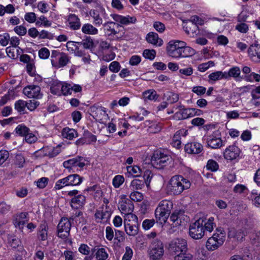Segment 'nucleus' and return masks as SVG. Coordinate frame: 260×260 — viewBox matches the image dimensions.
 Masks as SVG:
<instances>
[{"instance_id":"obj_44","label":"nucleus","mask_w":260,"mask_h":260,"mask_svg":"<svg viewBox=\"0 0 260 260\" xmlns=\"http://www.w3.org/2000/svg\"><path fill=\"white\" fill-rule=\"evenodd\" d=\"M127 172L134 177L139 176L141 173V170L137 166H130L126 167Z\"/></svg>"},{"instance_id":"obj_41","label":"nucleus","mask_w":260,"mask_h":260,"mask_svg":"<svg viewBox=\"0 0 260 260\" xmlns=\"http://www.w3.org/2000/svg\"><path fill=\"white\" fill-rule=\"evenodd\" d=\"M69 176L71 186L79 185L83 181V178L78 174H71Z\"/></svg>"},{"instance_id":"obj_61","label":"nucleus","mask_w":260,"mask_h":260,"mask_svg":"<svg viewBox=\"0 0 260 260\" xmlns=\"http://www.w3.org/2000/svg\"><path fill=\"white\" fill-rule=\"evenodd\" d=\"M192 256L190 253L182 252L177 254L175 256V260H191Z\"/></svg>"},{"instance_id":"obj_27","label":"nucleus","mask_w":260,"mask_h":260,"mask_svg":"<svg viewBox=\"0 0 260 260\" xmlns=\"http://www.w3.org/2000/svg\"><path fill=\"white\" fill-rule=\"evenodd\" d=\"M207 145L212 149H218L223 145V141L220 138L211 135L208 136L207 140Z\"/></svg>"},{"instance_id":"obj_38","label":"nucleus","mask_w":260,"mask_h":260,"mask_svg":"<svg viewBox=\"0 0 260 260\" xmlns=\"http://www.w3.org/2000/svg\"><path fill=\"white\" fill-rule=\"evenodd\" d=\"M78 43L82 45L84 49L91 50L94 48L93 40L89 36H86L81 42H78Z\"/></svg>"},{"instance_id":"obj_40","label":"nucleus","mask_w":260,"mask_h":260,"mask_svg":"<svg viewBox=\"0 0 260 260\" xmlns=\"http://www.w3.org/2000/svg\"><path fill=\"white\" fill-rule=\"evenodd\" d=\"M164 98L169 103L172 104L178 101L179 95L176 93L171 91H167L164 94Z\"/></svg>"},{"instance_id":"obj_34","label":"nucleus","mask_w":260,"mask_h":260,"mask_svg":"<svg viewBox=\"0 0 260 260\" xmlns=\"http://www.w3.org/2000/svg\"><path fill=\"white\" fill-rule=\"evenodd\" d=\"M85 202V197L83 195H78L73 198L71 200V206L75 209L82 207Z\"/></svg>"},{"instance_id":"obj_20","label":"nucleus","mask_w":260,"mask_h":260,"mask_svg":"<svg viewBox=\"0 0 260 260\" xmlns=\"http://www.w3.org/2000/svg\"><path fill=\"white\" fill-rule=\"evenodd\" d=\"M89 14L93 19V24L97 26L103 24V18H105L106 15L104 9H101L100 11L92 10L90 11Z\"/></svg>"},{"instance_id":"obj_15","label":"nucleus","mask_w":260,"mask_h":260,"mask_svg":"<svg viewBox=\"0 0 260 260\" xmlns=\"http://www.w3.org/2000/svg\"><path fill=\"white\" fill-rule=\"evenodd\" d=\"M240 152V149L238 147L233 144L226 148L223 152V156L226 160H233L239 157Z\"/></svg>"},{"instance_id":"obj_22","label":"nucleus","mask_w":260,"mask_h":260,"mask_svg":"<svg viewBox=\"0 0 260 260\" xmlns=\"http://www.w3.org/2000/svg\"><path fill=\"white\" fill-rule=\"evenodd\" d=\"M27 212H21L14 216L13 223L15 226L19 229H22L24 225L28 220Z\"/></svg>"},{"instance_id":"obj_45","label":"nucleus","mask_w":260,"mask_h":260,"mask_svg":"<svg viewBox=\"0 0 260 260\" xmlns=\"http://www.w3.org/2000/svg\"><path fill=\"white\" fill-rule=\"evenodd\" d=\"M145 124L146 126H148L150 133H156L160 131V127L158 126L156 123H153L148 120L145 122Z\"/></svg>"},{"instance_id":"obj_58","label":"nucleus","mask_w":260,"mask_h":260,"mask_svg":"<svg viewBox=\"0 0 260 260\" xmlns=\"http://www.w3.org/2000/svg\"><path fill=\"white\" fill-rule=\"evenodd\" d=\"M10 40V35L8 33L5 32L3 34H0V45L2 46L5 47L7 46Z\"/></svg>"},{"instance_id":"obj_35","label":"nucleus","mask_w":260,"mask_h":260,"mask_svg":"<svg viewBox=\"0 0 260 260\" xmlns=\"http://www.w3.org/2000/svg\"><path fill=\"white\" fill-rule=\"evenodd\" d=\"M225 75L226 73L222 71L213 72L208 76L209 81L211 83H213L222 79L226 78L227 76Z\"/></svg>"},{"instance_id":"obj_49","label":"nucleus","mask_w":260,"mask_h":260,"mask_svg":"<svg viewBox=\"0 0 260 260\" xmlns=\"http://www.w3.org/2000/svg\"><path fill=\"white\" fill-rule=\"evenodd\" d=\"M15 131L17 134L25 137L29 133L30 129L24 125H18L15 128Z\"/></svg>"},{"instance_id":"obj_1","label":"nucleus","mask_w":260,"mask_h":260,"mask_svg":"<svg viewBox=\"0 0 260 260\" xmlns=\"http://www.w3.org/2000/svg\"><path fill=\"white\" fill-rule=\"evenodd\" d=\"M216 227L214 218L206 217L199 218L189 226V235L193 239H202L207 233H211Z\"/></svg>"},{"instance_id":"obj_19","label":"nucleus","mask_w":260,"mask_h":260,"mask_svg":"<svg viewBox=\"0 0 260 260\" xmlns=\"http://www.w3.org/2000/svg\"><path fill=\"white\" fill-rule=\"evenodd\" d=\"M188 134V131L185 129H181L177 131L174 135L171 145L176 149H180L181 145V137H185Z\"/></svg>"},{"instance_id":"obj_26","label":"nucleus","mask_w":260,"mask_h":260,"mask_svg":"<svg viewBox=\"0 0 260 260\" xmlns=\"http://www.w3.org/2000/svg\"><path fill=\"white\" fill-rule=\"evenodd\" d=\"M68 26L73 30H77L80 28L81 23L80 18L75 14H71L68 16Z\"/></svg>"},{"instance_id":"obj_43","label":"nucleus","mask_w":260,"mask_h":260,"mask_svg":"<svg viewBox=\"0 0 260 260\" xmlns=\"http://www.w3.org/2000/svg\"><path fill=\"white\" fill-rule=\"evenodd\" d=\"M36 25L38 26L49 27L51 25V22L46 17L42 15L37 19Z\"/></svg>"},{"instance_id":"obj_3","label":"nucleus","mask_w":260,"mask_h":260,"mask_svg":"<svg viewBox=\"0 0 260 260\" xmlns=\"http://www.w3.org/2000/svg\"><path fill=\"white\" fill-rule=\"evenodd\" d=\"M190 186V183L188 180L180 175H175L170 179L167 188L171 194H179Z\"/></svg>"},{"instance_id":"obj_14","label":"nucleus","mask_w":260,"mask_h":260,"mask_svg":"<svg viewBox=\"0 0 260 260\" xmlns=\"http://www.w3.org/2000/svg\"><path fill=\"white\" fill-rule=\"evenodd\" d=\"M247 235H248V229L231 228L229 230L228 237L235 241H242Z\"/></svg>"},{"instance_id":"obj_56","label":"nucleus","mask_w":260,"mask_h":260,"mask_svg":"<svg viewBox=\"0 0 260 260\" xmlns=\"http://www.w3.org/2000/svg\"><path fill=\"white\" fill-rule=\"evenodd\" d=\"M129 196L130 199L135 202H140L143 199L142 193L139 191H133Z\"/></svg>"},{"instance_id":"obj_17","label":"nucleus","mask_w":260,"mask_h":260,"mask_svg":"<svg viewBox=\"0 0 260 260\" xmlns=\"http://www.w3.org/2000/svg\"><path fill=\"white\" fill-rule=\"evenodd\" d=\"M23 93L29 98L41 99L42 94L41 93V88L39 86L28 85L23 90Z\"/></svg>"},{"instance_id":"obj_37","label":"nucleus","mask_w":260,"mask_h":260,"mask_svg":"<svg viewBox=\"0 0 260 260\" xmlns=\"http://www.w3.org/2000/svg\"><path fill=\"white\" fill-rule=\"evenodd\" d=\"M145 182L144 180L135 179L131 181L129 188L132 191L141 189L145 186Z\"/></svg>"},{"instance_id":"obj_54","label":"nucleus","mask_w":260,"mask_h":260,"mask_svg":"<svg viewBox=\"0 0 260 260\" xmlns=\"http://www.w3.org/2000/svg\"><path fill=\"white\" fill-rule=\"evenodd\" d=\"M26 107V102L19 100L15 103V109L18 112L22 113L24 111Z\"/></svg>"},{"instance_id":"obj_47","label":"nucleus","mask_w":260,"mask_h":260,"mask_svg":"<svg viewBox=\"0 0 260 260\" xmlns=\"http://www.w3.org/2000/svg\"><path fill=\"white\" fill-rule=\"evenodd\" d=\"M124 178L123 176L117 175L112 180V184L115 188H119L124 182Z\"/></svg>"},{"instance_id":"obj_51","label":"nucleus","mask_w":260,"mask_h":260,"mask_svg":"<svg viewBox=\"0 0 260 260\" xmlns=\"http://www.w3.org/2000/svg\"><path fill=\"white\" fill-rule=\"evenodd\" d=\"M241 70L238 67H233L228 71V76L234 78H239Z\"/></svg>"},{"instance_id":"obj_7","label":"nucleus","mask_w":260,"mask_h":260,"mask_svg":"<svg viewBox=\"0 0 260 260\" xmlns=\"http://www.w3.org/2000/svg\"><path fill=\"white\" fill-rule=\"evenodd\" d=\"M149 256L151 260L160 259L164 255V245L160 241H153L149 248Z\"/></svg>"},{"instance_id":"obj_8","label":"nucleus","mask_w":260,"mask_h":260,"mask_svg":"<svg viewBox=\"0 0 260 260\" xmlns=\"http://www.w3.org/2000/svg\"><path fill=\"white\" fill-rule=\"evenodd\" d=\"M90 115L96 120L102 121L108 118L106 109L99 104H94L89 108Z\"/></svg>"},{"instance_id":"obj_50","label":"nucleus","mask_w":260,"mask_h":260,"mask_svg":"<svg viewBox=\"0 0 260 260\" xmlns=\"http://www.w3.org/2000/svg\"><path fill=\"white\" fill-rule=\"evenodd\" d=\"M156 51L154 49H145L143 52V57L150 60H153L156 56Z\"/></svg>"},{"instance_id":"obj_55","label":"nucleus","mask_w":260,"mask_h":260,"mask_svg":"<svg viewBox=\"0 0 260 260\" xmlns=\"http://www.w3.org/2000/svg\"><path fill=\"white\" fill-rule=\"evenodd\" d=\"M215 63L213 61H209L207 62L200 64L198 67V69L201 72L207 71L210 67L214 66Z\"/></svg>"},{"instance_id":"obj_28","label":"nucleus","mask_w":260,"mask_h":260,"mask_svg":"<svg viewBox=\"0 0 260 260\" xmlns=\"http://www.w3.org/2000/svg\"><path fill=\"white\" fill-rule=\"evenodd\" d=\"M105 32L108 35H115L118 33L117 29L119 24L113 22H107L103 24Z\"/></svg>"},{"instance_id":"obj_62","label":"nucleus","mask_w":260,"mask_h":260,"mask_svg":"<svg viewBox=\"0 0 260 260\" xmlns=\"http://www.w3.org/2000/svg\"><path fill=\"white\" fill-rule=\"evenodd\" d=\"M61 94L63 95L71 94V84L62 83Z\"/></svg>"},{"instance_id":"obj_24","label":"nucleus","mask_w":260,"mask_h":260,"mask_svg":"<svg viewBox=\"0 0 260 260\" xmlns=\"http://www.w3.org/2000/svg\"><path fill=\"white\" fill-rule=\"evenodd\" d=\"M113 19L116 22H119L120 23L123 25H129L130 24L135 23L137 19L134 16H130L127 15L126 16H123L118 14H113L112 15Z\"/></svg>"},{"instance_id":"obj_10","label":"nucleus","mask_w":260,"mask_h":260,"mask_svg":"<svg viewBox=\"0 0 260 260\" xmlns=\"http://www.w3.org/2000/svg\"><path fill=\"white\" fill-rule=\"evenodd\" d=\"M169 249L176 255L180 253L186 252L187 250V242L183 239H175L169 243Z\"/></svg>"},{"instance_id":"obj_36","label":"nucleus","mask_w":260,"mask_h":260,"mask_svg":"<svg viewBox=\"0 0 260 260\" xmlns=\"http://www.w3.org/2000/svg\"><path fill=\"white\" fill-rule=\"evenodd\" d=\"M38 237L40 240L45 241L48 238V226L46 223L41 224L38 231Z\"/></svg>"},{"instance_id":"obj_42","label":"nucleus","mask_w":260,"mask_h":260,"mask_svg":"<svg viewBox=\"0 0 260 260\" xmlns=\"http://www.w3.org/2000/svg\"><path fill=\"white\" fill-rule=\"evenodd\" d=\"M137 220L138 218L136 215L133 214L132 213H126L124 214V224H127V223H137Z\"/></svg>"},{"instance_id":"obj_13","label":"nucleus","mask_w":260,"mask_h":260,"mask_svg":"<svg viewBox=\"0 0 260 260\" xmlns=\"http://www.w3.org/2000/svg\"><path fill=\"white\" fill-rule=\"evenodd\" d=\"M88 161L82 156H78L72 159L66 160L63 162V166L65 168L71 169L73 167H79L83 168L87 165Z\"/></svg>"},{"instance_id":"obj_63","label":"nucleus","mask_w":260,"mask_h":260,"mask_svg":"<svg viewBox=\"0 0 260 260\" xmlns=\"http://www.w3.org/2000/svg\"><path fill=\"white\" fill-rule=\"evenodd\" d=\"M109 69L112 72L117 73L120 71L121 66L118 61H114L109 64Z\"/></svg>"},{"instance_id":"obj_39","label":"nucleus","mask_w":260,"mask_h":260,"mask_svg":"<svg viewBox=\"0 0 260 260\" xmlns=\"http://www.w3.org/2000/svg\"><path fill=\"white\" fill-rule=\"evenodd\" d=\"M88 191L91 192L96 200H99L103 195V191L101 187L97 185H93L88 188Z\"/></svg>"},{"instance_id":"obj_29","label":"nucleus","mask_w":260,"mask_h":260,"mask_svg":"<svg viewBox=\"0 0 260 260\" xmlns=\"http://www.w3.org/2000/svg\"><path fill=\"white\" fill-rule=\"evenodd\" d=\"M146 39L148 43L156 46H161L163 44V41L158 37V34L156 32H149L146 36Z\"/></svg>"},{"instance_id":"obj_23","label":"nucleus","mask_w":260,"mask_h":260,"mask_svg":"<svg viewBox=\"0 0 260 260\" xmlns=\"http://www.w3.org/2000/svg\"><path fill=\"white\" fill-rule=\"evenodd\" d=\"M184 150L188 154H199L203 150V147L201 144L194 142L187 143Z\"/></svg>"},{"instance_id":"obj_5","label":"nucleus","mask_w":260,"mask_h":260,"mask_svg":"<svg viewBox=\"0 0 260 260\" xmlns=\"http://www.w3.org/2000/svg\"><path fill=\"white\" fill-rule=\"evenodd\" d=\"M217 232L210 237L206 244L207 249L210 251H213L217 249L219 246L222 245L225 239V232L222 229H217Z\"/></svg>"},{"instance_id":"obj_57","label":"nucleus","mask_w":260,"mask_h":260,"mask_svg":"<svg viewBox=\"0 0 260 260\" xmlns=\"http://www.w3.org/2000/svg\"><path fill=\"white\" fill-rule=\"evenodd\" d=\"M38 55L42 59H48L50 55V51L48 48L43 47L39 50Z\"/></svg>"},{"instance_id":"obj_9","label":"nucleus","mask_w":260,"mask_h":260,"mask_svg":"<svg viewBox=\"0 0 260 260\" xmlns=\"http://www.w3.org/2000/svg\"><path fill=\"white\" fill-rule=\"evenodd\" d=\"M73 218H62L58 225V236L62 239L67 238L70 235V231L71 227V220Z\"/></svg>"},{"instance_id":"obj_12","label":"nucleus","mask_w":260,"mask_h":260,"mask_svg":"<svg viewBox=\"0 0 260 260\" xmlns=\"http://www.w3.org/2000/svg\"><path fill=\"white\" fill-rule=\"evenodd\" d=\"M120 199L118 207L121 213L123 214L132 213L134 208L132 202L126 198V195L120 196Z\"/></svg>"},{"instance_id":"obj_2","label":"nucleus","mask_w":260,"mask_h":260,"mask_svg":"<svg viewBox=\"0 0 260 260\" xmlns=\"http://www.w3.org/2000/svg\"><path fill=\"white\" fill-rule=\"evenodd\" d=\"M166 49L168 55L175 58L187 57L195 52L194 49L186 46L185 42L179 40L169 41Z\"/></svg>"},{"instance_id":"obj_4","label":"nucleus","mask_w":260,"mask_h":260,"mask_svg":"<svg viewBox=\"0 0 260 260\" xmlns=\"http://www.w3.org/2000/svg\"><path fill=\"white\" fill-rule=\"evenodd\" d=\"M173 208L171 201L164 200L160 201L155 211V215L157 222L162 224L166 222Z\"/></svg>"},{"instance_id":"obj_64","label":"nucleus","mask_w":260,"mask_h":260,"mask_svg":"<svg viewBox=\"0 0 260 260\" xmlns=\"http://www.w3.org/2000/svg\"><path fill=\"white\" fill-rule=\"evenodd\" d=\"M251 198L255 206L260 205V193L258 194L256 190H253L251 192Z\"/></svg>"},{"instance_id":"obj_21","label":"nucleus","mask_w":260,"mask_h":260,"mask_svg":"<svg viewBox=\"0 0 260 260\" xmlns=\"http://www.w3.org/2000/svg\"><path fill=\"white\" fill-rule=\"evenodd\" d=\"M248 56L251 60L255 62H260V45L252 44L248 49Z\"/></svg>"},{"instance_id":"obj_11","label":"nucleus","mask_w":260,"mask_h":260,"mask_svg":"<svg viewBox=\"0 0 260 260\" xmlns=\"http://www.w3.org/2000/svg\"><path fill=\"white\" fill-rule=\"evenodd\" d=\"M59 153L60 148L47 146L36 151L34 155L37 157L48 156L49 158H53L57 156Z\"/></svg>"},{"instance_id":"obj_33","label":"nucleus","mask_w":260,"mask_h":260,"mask_svg":"<svg viewBox=\"0 0 260 260\" xmlns=\"http://www.w3.org/2000/svg\"><path fill=\"white\" fill-rule=\"evenodd\" d=\"M61 135L64 139L73 140L78 137V133L75 129L66 127L62 129Z\"/></svg>"},{"instance_id":"obj_52","label":"nucleus","mask_w":260,"mask_h":260,"mask_svg":"<svg viewBox=\"0 0 260 260\" xmlns=\"http://www.w3.org/2000/svg\"><path fill=\"white\" fill-rule=\"evenodd\" d=\"M206 168L207 170L212 172H215L219 169V165L215 160L213 159H209L207 161Z\"/></svg>"},{"instance_id":"obj_46","label":"nucleus","mask_w":260,"mask_h":260,"mask_svg":"<svg viewBox=\"0 0 260 260\" xmlns=\"http://www.w3.org/2000/svg\"><path fill=\"white\" fill-rule=\"evenodd\" d=\"M108 254L104 248H99L95 253V258L97 260H106Z\"/></svg>"},{"instance_id":"obj_30","label":"nucleus","mask_w":260,"mask_h":260,"mask_svg":"<svg viewBox=\"0 0 260 260\" xmlns=\"http://www.w3.org/2000/svg\"><path fill=\"white\" fill-rule=\"evenodd\" d=\"M8 242L11 246L13 248H16L18 247L19 248L18 251L22 253V254L26 252L23 247L20 245L21 242L20 240L16 236L9 235Z\"/></svg>"},{"instance_id":"obj_6","label":"nucleus","mask_w":260,"mask_h":260,"mask_svg":"<svg viewBox=\"0 0 260 260\" xmlns=\"http://www.w3.org/2000/svg\"><path fill=\"white\" fill-rule=\"evenodd\" d=\"M71 57L66 53L57 50H52L51 54L52 66L56 69L63 68L69 63Z\"/></svg>"},{"instance_id":"obj_60","label":"nucleus","mask_w":260,"mask_h":260,"mask_svg":"<svg viewBox=\"0 0 260 260\" xmlns=\"http://www.w3.org/2000/svg\"><path fill=\"white\" fill-rule=\"evenodd\" d=\"M25 160L24 156L21 154H17L15 156V165L18 168H22L24 167Z\"/></svg>"},{"instance_id":"obj_32","label":"nucleus","mask_w":260,"mask_h":260,"mask_svg":"<svg viewBox=\"0 0 260 260\" xmlns=\"http://www.w3.org/2000/svg\"><path fill=\"white\" fill-rule=\"evenodd\" d=\"M124 231L129 236L135 237L138 234L139 228L137 223H127L124 224Z\"/></svg>"},{"instance_id":"obj_18","label":"nucleus","mask_w":260,"mask_h":260,"mask_svg":"<svg viewBox=\"0 0 260 260\" xmlns=\"http://www.w3.org/2000/svg\"><path fill=\"white\" fill-rule=\"evenodd\" d=\"M169 160V156L161 153L156 151L151 158V162L153 165H158L159 167L165 166V164Z\"/></svg>"},{"instance_id":"obj_25","label":"nucleus","mask_w":260,"mask_h":260,"mask_svg":"<svg viewBox=\"0 0 260 260\" xmlns=\"http://www.w3.org/2000/svg\"><path fill=\"white\" fill-rule=\"evenodd\" d=\"M202 24V20L198 16H193L191 18V22L185 27V31L188 34H192L196 32L197 28V24Z\"/></svg>"},{"instance_id":"obj_31","label":"nucleus","mask_w":260,"mask_h":260,"mask_svg":"<svg viewBox=\"0 0 260 260\" xmlns=\"http://www.w3.org/2000/svg\"><path fill=\"white\" fill-rule=\"evenodd\" d=\"M81 31L83 34L88 35H95L99 32L98 29L89 23L83 24L81 27Z\"/></svg>"},{"instance_id":"obj_16","label":"nucleus","mask_w":260,"mask_h":260,"mask_svg":"<svg viewBox=\"0 0 260 260\" xmlns=\"http://www.w3.org/2000/svg\"><path fill=\"white\" fill-rule=\"evenodd\" d=\"M111 212L107 207L100 208L96 211L94 214L95 218L97 222L106 223L110 219Z\"/></svg>"},{"instance_id":"obj_48","label":"nucleus","mask_w":260,"mask_h":260,"mask_svg":"<svg viewBox=\"0 0 260 260\" xmlns=\"http://www.w3.org/2000/svg\"><path fill=\"white\" fill-rule=\"evenodd\" d=\"M62 83L58 82L52 84L50 88L51 92L57 95H61Z\"/></svg>"},{"instance_id":"obj_53","label":"nucleus","mask_w":260,"mask_h":260,"mask_svg":"<svg viewBox=\"0 0 260 260\" xmlns=\"http://www.w3.org/2000/svg\"><path fill=\"white\" fill-rule=\"evenodd\" d=\"M144 98L149 100H156L157 99L156 92L154 90H148L143 93Z\"/></svg>"},{"instance_id":"obj_59","label":"nucleus","mask_w":260,"mask_h":260,"mask_svg":"<svg viewBox=\"0 0 260 260\" xmlns=\"http://www.w3.org/2000/svg\"><path fill=\"white\" fill-rule=\"evenodd\" d=\"M39 38L40 39H47L49 40H52L54 39V36L50 32L43 29L41 31H39Z\"/></svg>"}]
</instances>
